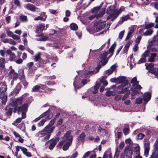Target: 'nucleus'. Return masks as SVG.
I'll return each mask as SVG.
<instances>
[{
	"instance_id": "35",
	"label": "nucleus",
	"mask_w": 158,
	"mask_h": 158,
	"mask_svg": "<svg viewBox=\"0 0 158 158\" xmlns=\"http://www.w3.org/2000/svg\"><path fill=\"white\" fill-rule=\"evenodd\" d=\"M134 151L135 152V155L138 154H140L139 151H140V147L139 146H136L134 149Z\"/></svg>"
},
{
	"instance_id": "44",
	"label": "nucleus",
	"mask_w": 158,
	"mask_h": 158,
	"mask_svg": "<svg viewBox=\"0 0 158 158\" xmlns=\"http://www.w3.org/2000/svg\"><path fill=\"white\" fill-rule=\"evenodd\" d=\"M145 135L142 133H140L138 135L136 136V138L139 139H143Z\"/></svg>"
},
{
	"instance_id": "2",
	"label": "nucleus",
	"mask_w": 158,
	"mask_h": 158,
	"mask_svg": "<svg viewBox=\"0 0 158 158\" xmlns=\"http://www.w3.org/2000/svg\"><path fill=\"white\" fill-rule=\"evenodd\" d=\"M112 82H115L117 84L122 83V85H119L118 87V92L120 94L123 93L125 92L123 89V86H125L128 83V81L125 80V77L123 76H120L117 78H112L110 79Z\"/></svg>"
},
{
	"instance_id": "17",
	"label": "nucleus",
	"mask_w": 158,
	"mask_h": 158,
	"mask_svg": "<svg viewBox=\"0 0 158 158\" xmlns=\"http://www.w3.org/2000/svg\"><path fill=\"white\" fill-rule=\"evenodd\" d=\"M151 94L150 92L145 93L143 97V100L145 102H148L151 98Z\"/></svg>"
},
{
	"instance_id": "64",
	"label": "nucleus",
	"mask_w": 158,
	"mask_h": 158,
	"mask_svg": "<svg viewBox=\"0 0 158 158\" xmlns=\"http://www.w3.org/2000/svg\"><path fill=\"white\" fill-rule=\"evenodd\" d=\"M155 41H158V31L157 33V35L154 36L153 40V41L154 42Z\"/></svg>"
},
{
	"instance_id": "14",
	"label": "nucleus",
	"mask_w": 158,
	"mask_h": 158,
	"mask_svg": "<svg viewBox=\"0 0 158 158\" xmlns=\"http://www.w3.org/2000/svg\"><path fill=\"white\" fill-rule=\"evenodd\" d=\"M36 35V36L40 37L39 38L36 39L37 40L46 41L48 40V37L43 35V34L42 32H40V33H38Z\"/></svg>"
},
{
	"instance_id": "43",
	"label": "nucleus",
	"mask_w": 158,
	"mask_h": 158,
	"mask_svg": "<svg viewBox=\"0 0 158 158\" xmlns=\"http://www.w3.org/2000/svg\"><path fill=\"white\" fill-rule=\"evenodd\" d=\"M50 109H49L48 110H47L45 112L43 113L40 115L41 117V118H42L45 116L50 113Z\"/></svg>"
},
{
	"instance_id": "36",
	"label": "nucleus",
	"mask_w": 158,
	"mask_h": 158,
	"mask_svg": "<svg viewBox=\"0 0 158 158\" xmlns=\"http://www.w3.org/2000/svg\"><path fill=\"white\" fill-rule=\"evenodd\" d=\"M94 73V71H89V70H86L85 71L84 73V77H88V75L89 74H91L92 73Z\"/></svg>"
},
{
	"instance_id": "61",
	"label": "nucleus",
	"mask_w": 158,
	"mask_h": 158,
	"mask_svg": "<svg viewBox=\"0 0 158 158\" xmlns=\"http://www.w3.org/2000/svg\"><path fill=\"white\" fill-rule=\"evenodd\" d=\"M15 73L14 70L12 69L10 70V75L12 77Z\"/></svg>"
},
{
	"instance_id": "45",
	"label": "nucleus",
	"mask_w": 158,
	"mask_h": 158,
	"mask_svg": "<svg viewBox=\"0 0 158 158\" xmlns=\"http://www.w3.org/2000/svg\"><path fill=\"white\" fill-rule=\"evenodd\" d=\"M150 73L154 74L155 77L158 79V69H157L155 71L151 70Z\"/></svg>"
},
{
	"instance_id": "12",
	"label": "nucleus",
	"mask_w": 158,
	"mask_h": 158,
	"mask_svg": "<svg viewBox=\"0 0 158 158\" xmlns=\"http://www.w3.org/2000/svg\"><path fill=\"white\" fill-rule=\"evenodd\" d=\"M149 52L146 51L142 56L141 58L138 61V63L139 64L145 62L146 60V57L149 55Z\"/></svg>"
},
{
	"instance_id": "41",
	"label": "nucleus",
	"mask_w": 158,
	"mask_h": 158,
	"mask_svg": "<svg viewBox=\"0 0 158 158\" xmlns=\"http://www.w3.org/2000/svg\"><path fill=\"white\" fill-rule=\"evenodd\" d=\"M146 66V69H147L150 70L154 66V64L153 63H150L148 64H145Z\"/></svg>"
},
{
	"instance_id": "18",
	"label": "nucleus",
	"mask_w": 158,
	"mask_h": 158,
	"mask_svg": "<svg viewBox=\"0 0 158 158\" xmlns=\"http://www.w3.org/2000/svg\"><path fill=\"white\" fill-rule=\"evenodd\" d=\"M149 143L148 142L145 143L144 144V155L146 157H147L149 153Z\"/></svg>"
},
{
	"instance_id": "32",
	"label": "nucleus",
	"mask_w": 158,
	"mask_h": 158,
	"mask_svg": "<svg viewBox=\"0 0 158 158\" xmlns=\"http://www.w3.org/2000/svg\"><path fill=\"white\" fill-rule=\"evenodd\" d=\"M105 9L103 8L99 11V14L96 15L97 18H99L102 17L105 14Z\"/></svg>"
},
{
	"instance_id": "9",
	"label": "nucleus",
	"mask_w": 158,
	"mask_h": 158,
	"mask_svg": "<svg viewBox=\"0 0 158 158\" xmlns=\"http://www.w3.org/2000/svg\"><path fill=\"white\" fill-rule=\"evenodd\" d=\"M132 14H128L126 15H123L120 18V19L118 21V23L119 24H122L124 21H126L128 19H130L131 20H134L133 18L130 17V16L132 15Z\"/></svg>"
},
{
	"instance_id": "1",
	"label": "nucleus",
	"mask_w": 158,
	"mask_h": 158,
	"mask_svg": "<svg viewBox=\"0 0 158 158\" xmlns=\"http://www.w3.org/2000/svg\"><path fill=\"white\" fill-rule=\"evenodd\" d=\"M71 131H67L63 137L62 140L57 145L58 148H60L64 144L63 149L66 151L69 148L70 145L72 141V136L71 135Z\"/></svg>"
},
{
	"instance_id": "47",
	"label": "nucleus",
	"mask_w": 158,
	"mask_h": 158,
	"mask_svg": "<svg viewBox=\"0 0 158 158\" xmlns=\"http://www.w3.org/2000/svg\"><path fill=\"white\" fill-rule=\"evenodd\" d=\"M18 127L19 128L22 130H23L25 129L24 124L23 123L19 124Z\"/></svg>"
},
{
	"instance_id": "22",
	"label": "nucleus",
	"mask_w": 158,
	"mask_h": 158,
	"mask_svg": "<svg viewBox=\"0 0 158 158\" xmlns=\"http://www.w3.org/2000/svg\"><path fill=\"white\" fill-rule=\"evenodd\" d=\"M156 55L155 53H152L149 55L148 61L150 62H154L155 60Z\"/></svg>"
},
{
	"instance_id": "23",
	"label": "nucleus",
	"mask_w": 158,
	"mask_h": 158,
	"mask_svg": "<svg viewBox=\"0 0 158 158\" xmlns=\"http://www.w3.org/2000/svg\"><path fill=\"white\" fill-rule=\"evenodd\" d=\"M125 8L123 6H121L118 10L116 9V14L114 15V17L117 18L118 15L123 11L125 10Z\"/></svg>"
},
{
	"instance_id": "49",
	"label": "nucleus",
	"mask_w": 158,
	"mask_h": 158,
	"mask_svg": "<svg viewBox=\"0 0 158 158\" xmlns=\"http://www.w3.org/2000/svg\"><path fill=\"white\" fill-rule=\"evenodd\" d=\"M155 152L156 151H154L151 156V158H158V154L156 153Z\"/></svg>"
},
{
	"instance_id": "20",
	"label": "nucleus",
	"mask_w": 158,
	"mask_h": 158,
	"mask_svg": "<svg viewBox=\"0 0 158 158\" xmlns=\"http://www.w3.org/2000/svg\"><path fill=\"white\" fill-rule=\"evenodd\" d=\"M6 53L10 56V59L11 61H13L14 59L15 58V54L10 50H7L6 52Z\"/></svg>"
},
{
	"instance_id": "50",
	"label": "nucleus",
	"mask_w": 158,
	"mask_h": 158,
	"mask_svg": "<svg viewBox=\"0 0 158 158\" xmlns=\"http://www.w3.org/2000/svg\"><path fill=\"white\" fill-rule=\"evenodd\" d=\"M124 30L123 31H121L119 34L118 35V38L120 39H121L122 38L124 33Z\"/></svg>"
},
{
	"instance_id": "42",
	"label": "nucleus",
	"mask_w": 158,
	"mask_h": 158,
	"mask_svg": "<svg viewBox=\"0 0 158 158\" xmlns=\"http://www.w3.org/2000/svg\"><path fill=\"white\" fill-rule=\"evenodd\" d=\"M154 25V24L152 23H150L147 24L145 25V29H149L153 27Z\"/></svg>"
},
{
	"instance_id": "16",
	"label": "nucleus",
	"mask_w": 158,
	"mask_h": 158,
	"mask_svg": "<svg viewBox=\"0 0 158 158\" xmlns=\"http://www.w3.org/2000/svg\"><path fill=\"white\" fill-rule=\"evenodd\" d=\"M59 138H56L55 139L51 140L50 141V145L49 148L50 150L52 149L55 146L56 143L59 141Z\"/></svg>"
},
{
	"instance_id": "6",
	"label": "nucleus",
	"mask_w": 158,
	"mask_h": 158,
	"mask_svg": "<svg viewBox=\"0 0 158 158\" xmlns=\"http://www.w3.org/2000/svg\"><path fill=\"white\" fill-rule=\"evenodd\" d=\"M108 54L107 52H105L102 54L98 59L104 65L106 64L108 60L106 56Z\"/></svg>"
},
{
	"instance_id": "15",
	"label": "nucleus",
	"mask_w": 158,
	"mask_h": 158,
	"mask_svg": "<svg viewBox=\"0 0 158 158\" xmlns=\"http://www.w3.org/2000/svg\"><path fill=\"white\" fill-rule=\"evenodd\" d=\"M116 68V66L115 65H113L111 66L110 68L106 71L105 73V77H107L108 76L111 74Z\"/></svg>"
},
{
	"instance_id": "57",
	"label": "nucleus",
	"mask_w": 158,
	"mask_h": 158,
	"mask_svg": "<svg viewBox=\"0 0 158 158\" xmlns=\"http://www.w3.org/2000/svg\"><path fill=\"white\" fill-rule=\"evenodd\" d=\"M78 153L77 152H74L73 154L70 156V158H76L77 156Z\"/></svg>"
},
{
	"instance_id": "24",
	"label": "nucleus",
	"mask_w": 158,
	"mask_h": 158,
	"mask_svg": "<svg viewBox=\"0 0 158 158\" xmlns=\"http://www.w3.org/2000/svg\"><path fill=\"white\" fill-rule=\"evenodd\" d=\"M51 117H49V116H47L45 119H42L37 124V126L38 127H41L43 126L46 121L50 119Z\"/></svg>"
},
{
	"instance_id": "27",
	"label": "nucleus",
	"mask_w": 158,
	"mask_h": 158,
	"mask_svg": "<svg viewBox=\"0 0 158 158\" xmlns=\"http://www.w3.org/2000/svg\"><path fill=\"white\" fill-rule=\"evenodd\" d=\"M116 47V44L115 43L113 44L110 47L109 49V52L110 53V55L109 56V58H110L111 56L113 55V52L114 49Z\"/></svg>"
},
{
	"instance_id": "8",
	"label": "nucleus",
	"mask_w": 158,
	"mask_h": 158,
	"mask_svg": "<svg viewBox=\"0 0 158 158\" xmlns=\"http://www.w3.org/2000/svg\"><path fill=\"white\" fill-rule=\"evenodd\" d=\"M139 81H137V78L136 77L133 78L131 81V83L132 84L133 87L135 89H140L142 87L140 85H138Z\"/></svg>"
},
{
	"instance_id": "37",
	"label": "nucleus",
	"mask_w": 158,
	"mask_h": 158,
	"mask_svg": "<svg viewBox=\"0 0 158 158\" xmlns=\"http://www.w3.org/2000/svg\"><path fill=\"white\" fill-rule=\"evenodd\" d=\"M12 37L15 40H18V42H20L21 41L20 37L17 35L14 34L12 35Z\"/></svg>"
},
{
	"instance_id": "13",
	"label": "nucleus",
	"mask_w": 158,
	"mask_h": 158,
	"mask_svg": "<svg viewBox=\"0 0 158 158\" xmlns=\"http://www.w3.org/2000/svg\"><path fill=\"white\" fill-rule=\"evenodd\" d=\"M44 30H46L45 24H39L37 26L35 32L37 34L40 33Z\"/></svg>"
},
{
	"instance_id": "48",
	"label": "nucleus",
	"mask_w": 158,
	"mask_h": 158,
	"mask_svg": "<svg viewBox=\"0 0 158 158\" xmlns=\"http://www.w3.org/2000/svg\"><path fill=\"white\" fill-rule=\"evenodd\" d=\"M98 130L99 131V134L101 135H103L105 133V131L103 129H102L101 127H99L98 128Z\"/></svg>"
},
{
	"instance_id": "10",
	"label": "nucleus",
	"mask_w": 158,
	"mask_h": 158,
	"mask_svg": "<svg viewBox=\"0 0 158 158\" xmlns=\"http://www.w3.org/2000/svg\"><path fill=\"white\" fill-rule=\"evenodd\" d=\"M24 7L27 9L32 11H40V9L31 4H25L24 6Z\"/></svg>"
},
{
	"instance_id": "52",
	"label": "nucleus",
	"mask_w": 158,
	"mask_h": 158,
	"mask_svg": "<svg viewBox=\"0 0 158 158\" xmlns=\"http://www.w3.org/2000/svg\"><path fill=\"white\" fill-rule=\"evenodd\" d=\"M129 130L127 128H125L123 131V133L125 135H127L129 133Z\"/></svg>"
},
{
	"instance_id": "39",
	"label": "nucleus",
	"mask_w": 158,
	"mask_h": 158,
	"mask_svg": "<svg viewBox=\"0 0 158 158\" xmlns=\"http://www.w3.org/2000/svg\"><path fill=\"white\" fill-rule=\"evenodd\" d=\"M19 19L21 20L23 22H27V19L26 16L24 15H21L20 16Z\"/></svg>"
},
{
	"instance_id": "26",
	"label": "nucleus",
	"mask_w": 158,
	"mask_h": 158,
	"mask_svg": "<svg viewBox=\"0 0 158 158\" xmlns=\"http://www.w3.org/2000/svg\"><path fill=\"white\" fill-rule=\"evenodd\" d=\"M22 151L23 154L27 157H31L32 156L31 153L27 152V150L26 148L23 147Z\"/></svg>"
},
{
	"instance_id": "62",
	"label": "nucleus",
	"mask_w": 158,
	"mask_h": 158,
	"mask_svg": "<svg viewBox=\"0 0 158 158\" xmlns=\"http://www.w3.org/2000/svg\"><path fill=\"white\" fill-rule=\"evenodd\" d=\"M33 64L34 63L33 62H30L28 63L27 64V66L28 68L30 69L31 67H32Z\"/></svg>"
},
{
	"instance_id": "25",
	"label": "nucleus",
	"mask_w": 158,
	"mask_h": 158,
	"mask_svg": "<svg viewBox=\"0 0 158 158\" xmlns=\"http://www.w3.org/2000/svg\"><path fill=\"white\" fill-rule=\"evenodd\" d=\"M27 94H25L23 95L22 97L18 98H17L16 100V102L17 105H20L22 103V101L23 97L24 96H26V95Z\"/></svg>"
},
{
	"instance_id": "56",
	"label": "nucleus",
	"mask_w": 158,
	"mask_h": 158,
	"mask_svg": "<svg viewBox=\"0 0 158 158\" xmlns=\"http://www.w3.org/2000/svg\"><path fill=\"white\" fill-rule=\"evenodd\" d=\"M142 100L141 98H137L135 101V102L136 104H140L142 102Z\"/></svg>"
},
{
	"instance_id": "30",
	"label": "nucleus",
	"mask_w": 158,
	"mask_h": 158,
	"mask_svg": "<svg viewBox=\"0 0 158 158\" xmlns=\"http://www.w3.org/2000/svg\"><path fill=\"white\" fill-rule=\"evenodd\" d=\"M5 62V60L4 58H0V68L3 69L5 68L4 64Z\"/></svg>"
},
{
	"instance_id": "51",
	"label": "nucleus",
	"mask_w": 158,
	"mask_h": 158,
	"mask_svg": "<svg viewBox=\"0 0 158 158\" xmlns=\"http://www.w3.org/2000/svg\"><path fill=\"white\" fill-rule=\"evenodd\" d=\"M22 118H17L15 121L13 123V124L15 125H16L17 124H16V123H20L21 120H22Z\"/></svg>"
},
{
	"instance_id": "29",
	"label": "nucleus",
	"mask_w": 158,
	"mask_h": 158,
	"mask_svg": "<svg viewBox=\"0 0 158 158\" xmlns=\"http://www.w3.org/2000/svg\"><path fill=\"white\" fill-rule=\"evenodd\" d=\"M85 135L84 132H82L78 137V140L79 142H83L85 139Z\"/></svg>"
},
{
	"instance_id": "21",
	"label": "nucleus",
	"mask_w": 158,
	"mask_h": 158,
	"mask_svg": "<svg viewBox=\"0 0 158 158\" xmlns=\"http://www.w3.org/2000/svg\"><path fill=\"white\" fill-rule=\"evenodd\" d=\"M28 107V106L27 104H24L23 105L22 107H19L18 108V112H19L20 111L27 112V110Z\"/></svg>"
},
{
	"instance_id": "59",
	"label": "nucleus",
	"mask_w": 158,
	"mask_h": 158,
	"mask_svg": "<svg viewBox=\"0 0 158 158\" xmlns=\"http://www.w3.org/2000/svg\"><path fill=\"white\" fill-rule=\"evenodd\" d=\"M6 33L9 36L11 37H12V35L14 34L12 31L9 30L7 31H6Z\"/></svg>"
},
{
	"instance_id": "54",
	"label": "nucleus",
	"mask_w": 158,
	"mask_h": 158,
	"mask_svg": "<svg viewBox=\"0 0 158 158\" xmlns=\"http://www.w3.org/2000/svg\"><path fill=\"white\" fill-rule=\"evenodd\" d=\"M12 109L10 108L8 111L6 113V114L7 116L10 115L11 114L12 112Z\"/></svg>"
},
{
	"instance_id": "3",
	"label": "nucleus",
	"mask_w": 158,
	"mask_h": 158,
	"mask_svg": "<svg viewBox=\"0 0 158 158\" xmlns=\"http://www.w3.org/2000/svg\"><path fill=\"white\" fill-rule=\"evenodd\" d=\"M106 25V22L99 20L96 21L94 23V26L92 29H91L90 33L98 32L103 29Z\"/></svg>"
},
{
	"instance_id": "28",
	"label": "nucleus",
	"mask_w": 158,
	"mask_h": 158,
	"mask_svg": "<svg viewBox=\"0 0 158 158\" xmlns=\"http://www.w3.org/2000/svg\"><path fill=\"white\" fill-rule=\"evenodd\" d=\"M21 85L20 84H18L15 88L14 89L13 92L15 94H18L21 89Z\"/></svg>"
},
{
	"instance_id": "33",
	"label": "nucleus",
	"mask_w": 158,
	"mask_h": 158,
	"mask_svg": "<svg viewBox=\"0 0 158 158\" xmlns=\"http://www.w3.org/2000/svg\"><path fill=\"white\" fill-rule=\"evenodd\" d=\"M70 28L73 30H76L77 29L78 27L75 23H72L70 25Z\"/></svg>"
},
{
	"instance_id": "7",
	"label": "nucleus",
	"mask_w": 158,
	"mask_h": 158,
	"mask_svg": "<svg viewBox=\"0 0 158 158\" xmlns=\"http://www.w3.org/2000/svg\"><path fill=\"white\" fill-rule=\"evenodd\" d=\"M55 128V126L48 125L44 128V129L47 134V135L46 136V138H50L51 134L52 132Z\"/></svg>"
},
{
	"instance_id": "5",
	"label": "nucleus",
	"mask_w": 158,
	"mask_h": 158,
	"mask_svg": "<svg viewBox=\"0 0 158 158\" xmlns=\"http://www.w3.org/2000/svg\"><path fill=\"white\" fill-rule=\"evenodd\" d=\"M47 135V134L44 129L43 130L40 131L36 133L35 135V136L39 139L44 137V138L42 139V140L43 141H44L48 140L49 138H46V136Z\"/></svg>"
},
{
	"instance_id": "40",
	"label": "nucleus",
	"mask_w": 158,
	"mask_h": 158,
	"mask_svg": "<svg viewBox=\"0 0 158 158\" xmlns=\"http://www.w3.org/2000/svg\"><path fill=\"white\" fill-rule=\"evenodd\" d=\"M40 89V87L39 85H36L33 87L32 89V92H35Z\"/></svg>"
},
{
	"instance_id": "58",
	"label": "nucleus",
	"mask_w": 158,
	"mask_h": 158,
	"mask_svg": "<svg viewBox=\"0 0 158 158\" xmlns=\"http://www.w3.org/2000/svg\"><path fill=\"white\" fill-rule=\"evenodd\" d=\"M23 147L19 146H17L16 147V151L18 152L21 149L22 151L23 150Z\"/></svg>"
},
{
	"instance_id": "19",
	"label": "nucleus",
	"mask_w": 158,
	"mask_h": 158,
	"mask_svg": "<svg viewBox=\"0 0 158 158\" xmlns=\"http://www.w3.org/2000/svg\"><path fill=\"white\" fill-rule=\"evenodd\" d=\"M46 18L47 16L45 15V13L43 12L41 14L40 16L35 18L34 19L36 21L42 20L44 21L46 20Z\"/></svg>"
},
{
	"instance_id": "53",
	"label": "nucleus",
	"mask_w": 158,
	"mask_h": 158,
	"mask_svg": "<svg viewBox=\"0 0 158 158\" xmlns=\"http://www.w3.org/2000/svg\"><path fill=\"white\" fill-rule=\"evenodd\" d=\"M128 59V61H130V63H134V60L133 59V54L131 55Z\"/></svg>"
},
{
	"instance_id": "11",
	"label": "nucleus",
	"mask_w": 158,
	"mask_h": 158,
	"mask_svg": "<svg viewBox=\"0 0 158 158\" xmlns=\"http://www.w3.org/2000/svg\"><path fill=\"white\" fill-rule=\"evenodd\" d=\"M136 26L134 25L131 26L129 27V31L127 33V35L126 38V40H128L131 37L132 34L133 33L134 30L136 28Z\"/></svg>"
},
{
	"instance_id": "60",
	"label": "nucleus",
	"mask_w": 158,
	"mask_h": 158,
	"mask_svg": "<svg viewBox=\"0 0 158 158\" xmlns=\"http://www.w3.org/2000/svg\"><path fill=\"white\" fill-rule=\"evenodd\" d=\"M158 146V139L156 140V141L155 142L154 144L153 145L154 147V149H156L157 148V147Z\"/></svg>"
},
{
	"instance_id": "31",
	"label": "nucleus",
	"mask_w": 158,
	"mask_h": 158,
	"mask_svg": "<svg viewBox=\"0 0 158 158\" xmlns=\"http://www.w3.org/2000/svg\"><path fill=\"white\" fill-rule=\"evenodd\" d=\"M100 86V84L99 83H97L94 87V90L93 91V93L94 94H96L98 92V88Z\"/></svg>"
},
{
	"instance_id": "4",
	"label": "nucleus",
	"mask_w": 158,
	"mask_h": 158,
	"mask_svg": "<svg viewBox=\"0 0 158 158\" xmlns=\"http://www.w3.org/2000/svg\"><path fill=\"white\" fill-rule=\"evenodd\" d=\"M116 9L114 6H111L108 7L106 10V12L107 14H110L106 17L107 20L111 19V21H114L116 17H114V15L116 14Z\"/></svg>"
},
{
	"instance_id": "34",
	"label": "nucleus",
	"mask_w": 158,
	"mask_h": 158,
	"mask_svg": "<svg viewBox=\"0 0 158 158\" xmlns=\"http://www.w3.org/2000/svg\"><path fill=\"white\" fill-rule=\"evenodd\" d=\"M153 32V31L152 30H148L144 33L143 35L145 36L150 35L152 34Z\"/></svg>"
},
{
	"instance_id": "55",
	"label": "nucleus",
	"mask_w": 158,
	"mask_h": 158,
	"mask_svg": "<svg viewBox=\"0 0 158 158\" xmlns=\"http://www.w3.org/2000/svg\"><path fill=\"white\" fill-rule=\"evenodd\" d=\"M77 84L78 82L76 81H75L73 82V85L75 89H78L80 87V86L78 85Z\"/></svg>"
},
{
	"instance_id": "63",
	"label": "nucleus",
	"mask_w": 158,
	"mask_h": 158,
	"mask_svg": "<svg viewBox=\"0 0 158 158\" xmlns=\"http://www.w3.org/2000/svg\"><path fill=\"white\" fill-rule=\"evenodd\" d=\"M152 5H153L154 7L157 10H158V3L157 2H153Z\"/></svg>"
},
{
	"instance_id": "38",
	"label": "nucleus",
	"mask_w": 158,
	"mask_h": 158,
	"mask_svg": "<svg viewBox=\"0 0 158 158\" xmlns=\"http://www.w3.org/2000/svg\"><path fill=\"white\" fill-rule=\"evenodd\" d=\"M40 55L41 54L40 53H38L36 55L34 56V59L35 61H37L40 59Z\"/></svg>"
},
{
	"instance_id": "46",
	"label": "nucleus",
	"mask_w": 158,
	"mask_h": 158,
	"mask_svg": "<svg viewBox=\"0 0 158 158\" xmlns=\"http://www.w3.org/2000/svg\"><path fill=\"white\" fill-rule=\"evenodd\" d=\"M128 148H129V147L128 146H126L125 147V152H129L130 154V156H131L132 155V151L131 150H128Z\"/></svg>"
}]
</instances>
